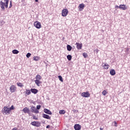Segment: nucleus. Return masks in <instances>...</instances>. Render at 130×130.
<instances>
[{
    "instance_id": "obj_1",
    "label": "nucleus",
    "mask_w": 130,
    "mask_h": 130,
    "mask_svg": "<svg viewBox=\"0 0 130 130\" xmlns=\"http://www.w3.org/2000/svg\"><path fill=\"white\" fill-rule=\"evenodd\" d=\"M4 2H5V3L3 2V1L0 2V6H1V9H2L3 11H5V7L6 9H8L9 1L4 0Z\"/></svg>"
},
{
    "instance_id": "obj_2",
    "label": "nucleus",
    "mask_w": 130,
    "mask_h": 130,
    "mask_svg": "<svg viewBox=\"0 0 130 130\" xmlns=\"http://www.w3.org/2000/svg\"><path fill=\"white\" fill-rule=\"evenodd\" d=\"M2 113H3V114H4V115H9V114L11 113V112L10 111V109H9V107H8V106H5L2 109Z\"/></svg>"
},
{
    "instance_id": "obj_3",
    "label": "nucleus",
    "mask_w": 130,
    "mask_h": 130,
    "mask_svg": "<svg viewBox=\"0 0 130 130\" xmlns=\"http://www.w3.org/2000/svg\"><path fill=\"white\" fill-rule=\"evenodd\" d=\"M33 126H36V127H39L41 125V123L39 121H32L30 123Z\"/></svg>"
},
{
    "instance_id": "obj_4",
    "label": "nucleus",
    "mask_w": 130,
    "mask_h": 130,
    "mask_svg": "<svg viewBox=\"0 0 130 130\" xmlns=\"http://www.w3.org/2000/svg\"><path fill=\"white\" fill-rule=\"evenodd\" d=\"M30 111L31 112H32L33 113H39V111L38 110H36V107H35L34 106H32L31 107V108L30 109Z\"/></svg>"
},
{
    "instance_id": "obj_5",
    "label": "nucleus",
    "mask_w": 130,
    "mask_h": 130,
    "mask_svg": "<svg viewBox=\"0 0 130 130\" xmlns=\"http://www.w3.org/2000/svg\"><path fill=\"white\" fill-rule=\"evenodd\" d=\"M68 14H69V10L68 9H65L62 10L61 15L62 17H67Z\"/></svg>"
},
{
    "instance_id": "obj_6",
    "label": "nucleus",
    "mask_w": 130,
    "mask_h": 130,
    "mask_svg": "<svg viewBox=\"0 0 130 130\" xmlns=\"http://www.w3.org/2000/svg\"><path fill=\"white\" fill-rule=\"evenodd\" d=\"M34 25L37 29H40V28H41V23L39 22L38 21L35 22Z\"/></svg>"
},
{
    "instance_id": "obj_7",
    "label": "nucleus",
    "mask_w": 130,
    "mask_h": 130,
    "mask_svg": "<svg viewBox=\"0 0 130 130\" xmlns=\"http://www.w3.org/2000/svg\"><path fill=\"white\" fill-rule=\"evenodd\" d=\"M82 97H84V98H88L90 97V93L89 92H84L81 93Z\"/></svg>"
},
{
    "instance_id": "obj_8",
    "label": "nucleus",
    "mask_w": 130,
    "mask_h": 130,
    "mask_svg": "<svg viewBox=\"0 0 130 130\" xmlns=\"http://www.w3.org/2000/svg\"><path fill=\"white\" fill-rule=\"evenodd\" d=\"M10 90L11 93H15L16 90H17V87L15 85H11L10 87Z\"/></svg>"
},
{
    "instance_id": "obj_9",
    "label": "nucleus",
    "mask_w": 130,
    "mask_h": 130,
    "mask_svg": "<svg viewBox=\"0 0 130 130\" xmlns=\"http://www.w3.org/2000/svg\"><path fill=\"white\" fill-rule=\"evenodd\" d=\"M76 47L78 50L82 49V47H83V44H80L79 43H76Z\"/></svg>"
},
{
    "instance_id": "obj_10",
    "label": "nucleus",
    "mask_w": 130,
    "mask_h": 130,
    "mask_svg": "<svg viewBox=\"0 0 130 130\" xmlns=\"http://www.w3.org/2000/svg\"><path fill=\"white\" fill-rule=\"evenodd\" d=\"M82 126L79 124H75L74 125V129L75 130H80Z\"/></svg>"
},
{
    "instance_id": "obj_11",
    "label": "nucleus",
    "mask_w": 130,
    "mask_h": 130,
    "mask_svg": "<svg viewBox=\"0 0 130 130\" xmlns=\"http://www.w3.org/2000/svg\"><path fill=\"white\" fill-rule=\"evenodd\" d=\"M102 66L104 67L105 70H108L109 69V64L107 63H103Z\"/></svg>"
},
{
    "instance_id": "obj_12",
    "label": "nucleus",
    "mask_w": 130,
    "mask_h": 130,
    "mask_svg": "<svg viewBox=\"0 0 130 130\" xmlns=\"http://www.w3.org/2000/svg\"><path fill=\"white\" fill-rule=\"evenodd\" d=\"M44 112H45V113H46V114H49L50 115H51V114H52V112H51L50 110H48L46 108L44 109Z\"/></svg>"
},
{
    "instance_id": "obj_13",
    "label": "nucleus",
    "mask_w": 130,
    "mask_h": 130,
    "mask_svg": "<svg viewBox=\"0 0 130 130\" xmlns=\"http://www.w3.org/2000/svg\"><path fill=\"white\" fill-rule=\"evenodd\" d=\"M30 91L31 92V93L35 94L38 93V90L36 88H31Z\"/></svg>"
},
{
    "instance_id": "obj_14",
    "label": "nucleus",
    "mask_w": 130,
    "mask_h": 130,
    "mask_svg": "<svg viewBox=\"0 0 130 130\" xmlns=\"http://www.w3.org/2000/svg\"><path fill=\"white\" fill-rule=\"evenodd\" d=\"M22 111L24 112V113H29V111H30V109H29V108L26 107L23 109Z\"/></svg>"
},
{
    "instance_id": "obj_15",
    "label": "nucleus",
    "mask_w": 130,
    "mask_h": 130,
    "mask_svg": "<svg viewBox=\"0 0 130 130\" xmlns=\"http://www.w3.org/2000/svg\"><path fill=\"white\" fill-rule=\"evenodd\" d=\"M127 8L125 6V5H120V10H123V11H125Z\"/></svg>"
},
{
    "instance_id": "obj_16",
    "label": "nucleus",
    "mask_w": 130,
    "mask_h": 130,
    "mask_svg": "<svg viewBox=\"0 0 130 130\" xmlns=\"http://www.w3.org/2000/svg\"><path fill=\"white\" fill-rule=\"evenodd\" d=\"M80 11H82V10H84V8H85V5L84 4H80L78 6Z\"/></svg>"
},
{
    "instance_id": "obj_17",
    "label": "nucleus",
    "mask_w": 130,
    "mask_h": 130,
    "mask_svg": "<svg viewBox=\"0 0 130 130\" xmlns=\"http://www.w3.org/2000/svg\"><path fill=\"white\" fill-rule=\"evenodd\" d=\"M110 74L111 76H115L116 74L115 70L114 69H111L110 71Z\"/></svg>"
},
{
    "instance_id": "obj_18",
    "label": "nucleus",
    "mask_w": 130,
    "mask_h": 130,
    "mask_svg": "<svg viewBox=\"0 0 130 130\" xmlns=\"http://www.w3.org/2000/svg\"><path fill=\"white\" fill-rule=\"evenodd\" d=\"M43 117L44 118H46V119H50V116H49V115L46 114H43Z\"/></svg>"
},
{
    "instance_id": "obj_19",
    "label": "nucleus",
    "mask_w": 130,
    "mask_h": 130,
    "mask_svg": "<svg viewBox=\"0 0 130 130\" xmlns=\"http://www.w3.org/2000/svg\"><path fill=\"white\" fill-rule=\"evenodd\" d=\"M67 48L68 51H71L73 49V47L70 45H67Z\"/></svg>"
},
{
    "instance_id": "obj_20",
    "label": "nucleus",
    "mask_w": 130,
    "mask_h": 130,
    "mask_svg": "<svg viewBox=\"0 0 130 130\" xmlns=\"http://www.w3.org/2000/svg\"><path fill=\"white\" fill-rule=\"evenodd\" d=\"M35 83L36 84V85H37L38 86H39V84H41V83H42L41 81H40V80H37V79H36V80L35 81Z\"/></svg>"
},
{
    "instance_id": "obj_21",
    "label": "nucleus",
    "mask_w": 130,
    "mask_h": 130,
    "mask_svg": "<svg viewBox=\"0 0 130 130\" xmlns=\"http://www.w3.org/2000/svg\"><path fill=\"white\" fill-rule=\"evenodd\" d=\"M12 53H13V54H18V53H19V51L18 50L14 49L12 50Z\"/></svg>"
},
{
    "instance_id": "obj_22",
    "label": "nucleus",
    "mask_w": 130,
    "mask_h": 130,
    "mask_svg": "<svg viewBox=\"0 0 130 130\" xmlns=\"http://www.w3.org/2000/svg\"><path fill=\"white\" fill-rule=\"evenodd\" d=\"M36 80H41V79H42V77H41V76H40V75L38 74L36 76Z\"/></svg>"
},
{
    "instance_id": "obj_23",
    "label": "nucleus",
    "mask_w": 130,
    "mask_h": 130,
    "mask_svg": "<svg viewBox=\"0 0 130 130\" xmlns=\"http://www.w3.org/2000/svg\"><path fill=\"white\" fill-rule=\"evenodd\" d=\"M25 94L27 95V96L30 95V94H31V90L26 89L25 91Z\"/></svg>"
},
{
    "instance_id": "obj_24",
    "label": "nucleus",
    "mask_w": 130,
    "mask_h": 130,
    "mask_svg": "<svg viewBox=\"0 0 130 130\" xmlns=\"http://www.w3.org/2000/svg\"><path fill=\"white\" fill-rule=\"evenodd\" d=\"M59 114H64L66 111L64 110H61L59 112Z\"/></svg>"
},
{
    "instance_id": "obj_25",
    "label": "nucleus",
    "mask_w": 130,
    "mask_h": 130,
    "mask_svg": "<svg viewBox=\"0 0 130 130\" xmlns=\"http://www.w3.org/2000/svg\"><path fill=\"white\" fill-rule=\"evenodd\" d=\"M17 85L18 87H24V85H23V83H22L17 82Z\"/></svg>"
},
{
    "instance_id": "obj_26",
    "label": "nucleus",
    "mask_w": 130,
    "mask_h": 130,
    "mask_svg": "<svg viewBox=\"0 0 130 130\" xmlns=\"http://www.w3.org/2000/svg\"><path fill=\"white\" fill-rule=\"evenodd\" d=\"M67 59H68V60H69V61L72 60V55H67Z\"/></svg>"
},
{
    "instance_id": "obj_27",
    "label": "nucleus",
    "mask_w": 130,
    "mask_h": 130,
    "mask_svg": "<svg viewBox=\"0 0 130 130\" xmlns=\"http://www.w3.org/2000/svg\"><path fill=\"white\" fill-rule=\"evenodd\" d=\"M58 78L59 81H60V82H63V79H62V77H61V76L59 75L58 76Z\"/></svg>"
},
{
    "instance_id": "obj_28",
    "label": "nucleus",
    "mask_w": 130,
    "mask_h": 130,
    "mask_svg": "<svg viewBox=\"0 0 130 130\" xmlns=\"http://www.w3.org/2000/svg\"><path fill=\"white\" fill-rule=\"evenodd\" d=\"M34 60H35L36 61H38V60H39V57L34 56Z\"/></svg>"
},
{
    "instance_id": "obj_29",
    "label": "nucleus",
    "mask_w": 130,
    "mask_h": 130,
    "mask_svg": "<svg viewBox=\"0 0 130 130\" xmlns=\"http://www.w3.org/2000/svg\"><path fill=\"white\" fill-rule=\"evenodd\" d=\"M9 109L11 112V111H12V110H14V109H15V107H14L13 105H12L10 108H9Z\"/></svg>"
},
{
    "instance_id": "obj_30",
    "label": "nucleus",
    "mask_w": 130,
    "mask_h": 130,
    "mask_svg": "<svg viewBox=\"0 0 130 130\" xmlns=\"http://www.w3.org/2000/svg\"><path fill=\"white\" fill-rule=\"evenodd\" d=\"M83 56H84V58L88 57V54L87 53H83Z\"/></svg>"
},
{
    "instance_id": "obj_31",
    "label": "nucleus",
    "mask_w": 130,
    "mask_h": 130,
    "mask_svg": "<svg viewBox=\"0 0 130 130\" xmlns=\"http://www.w3.org/2000/svg\"><path fill=\"white\" fill-rule=\"evenodd\" d=\"M26 56L27 58H29L31 56V53H27L26 55Z\"/></svg>"
},
{
    "instance_id": "obj_32",
    "label": "nucleus",
    "mask_w": 130,
    "mask_h": 130,
    "mask_svg": "<svg viewBox=\"0 0 130 130\" xmlns=\"http://www.w3.org/2000/svg\"><path fill=\"white\" fill-rule=\"evenodd\" d=\"M102 94H103V95H104V96H105L106 95V94H107L106 90L103 91Z\"/></svg>"
},
{
    "instance_id": "obj_33",
    "label": "nucleus",
    "mask_w": 130,
    "mask_h": 130,
    "mask_svg": "<svg viewBox=\"0 0 130 130\" xmlns=\"http://www.w3.org/2000/svg\"><path fill=\"white\" fill-rule=\"evenodd\" d=\"M41 108V105H39L37 106V110H39V109H40Z\"/></svg>"
},
{
    "instance_id": "obj_34",
    "label": "nucleus",
    "mask_w": 130,
    "mask_h": 130,
    "mask_svg": "<svg viewBox=\"0 0 130 130\" xmlns=\"http://www.w3.org/2000/svg\"><path fill=\"white\" fill-rule=\"evenodd\" d=\"M12 7H13V5L12 4V1H10V6H9V9H11V8H12Z\"/></svg>"
},
{
    "instance_id": "obj_35",
    "label": "nucleus",
    "mask_w": 130,
    "mask_h": 130,
    "mask_svg": "<svg viewBox=\"0 0 130 130\" xmlns=\"http://www.w3.org/2000/svg\"><path fill=\"white\" fill-rule=\"evenodd\" d=\"M114 126H117V123L116 122V121H114Z\"/></svg>"
},
{
    "instance_id": "obj_36",
    "label": "nucleus",
    "mask_w": 130,
    "mask_h": 130,
    "mask_svg": "<svg viewBox=\"0 0 130 130\" xmlns=\"http://www.w3.org/2000/svg\"><path fill=\"white\" fill-rule=\"evenodd\" d=\"M115 9H120V6H118L116 5V6L115 7Z\"/></svg>"
},
{
    "instance_id": "obj_37",
    "label": "nucleus",
    "mask_w": 130,
    "mask_h": 130,
    "mask_svg": "<svg viewBox=\"0 0 130 130\" xmlns=\"http://www.w3.org/2000/svg\"><path fill=\"white\" fill-rule=\"evenodd\" d=\"M94 52H95V53H97L98 52V49L94 50Z\"/></svg>"
},
{
    "instance_id": "obj_38",
    "label": "nucleus",
    "mask_w": 130,
    "mask_h": 130,
    "mask_svg": "<svg viewBox=\"0 0 130 130\" xmlns=\"http://www.w3.org/2000/svg\"><path fill=\"white\" fill-rule=\"evenodd\" d=\"M33 119H36V120H37V119H38L37 118H36V116H34Z\"/></svg>"
},
{
    "instance_id": "obj_39",
    "label": "nucleus",
    "mask_w": 130,
    "mask_h": 130,
    "mask_svg": "<svg viewBox=\"0 0 130 130\" xmlns=\"http://www.w3.org/2000/svg\"><path fill=\"white\" fill-rule=\"evenodd\" d=\"M49 127H50V125H48L46 126V128H49Z\"/></svg>"
},
{
    "instance_id": "obj_40",
    "label": "nucleus",
    "mask_w": 130,
    "mask_h": 130,
    "mask_svg": "<svg viewBox=\"0 0 130 130\" xmlns=\"http://www.w3.org/2000/svg\"><path fill=\"white\" fill-rule=\"evenodd\" d=\"M30 111H29V113H27L28 114V115H31V112Z\"/></svg>"
},
{
    "instance_id": "obj_41",
    "label": "nucleus",
    "mask_w": 130,
    "mask_h": 130,
    "mask_svg": "<svg viewBox=\"0 0 130 130\" xmlns=\"http://www.w3.org/2000/svg\"><path fill=\"white\" fill-rule=\"evenodd\" d=\"M12 130H17V127H14Z\"/></svg>"
},
{
    "instance_id": "obj_42",
    "label": "nucleus",
    "mask_w": 130,
    "mask_h": 130,
    "mask_svg": "<svg viewBox=\"0 0 130 130\" xmlns=\"http://www.w3.org/2000/svg\"><path fill=\"white\" fill-rule=\"evenodd\" d=\"M104 128H102V127H101L100 128V130H103Z\"/></svg>"
},
{
    "instance_id": "obj_43",
    "label": "nucleus",
    "mask_w": 130,
    "mask_h": 130,
    "mask_svg": "<svg viewBox=\"0 0 130 130\" xmlns=\"http://www.w3.org/2000/svg\"><path fill=\"white\" fill-rule=\"evenodd\" d=\"M36 3H38V0H35Z\"/></svg>"
}]
</instances>
